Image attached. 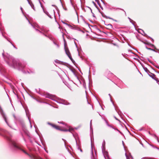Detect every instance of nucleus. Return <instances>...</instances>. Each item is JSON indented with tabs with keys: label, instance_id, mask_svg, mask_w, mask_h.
Returning <instances> with one entry per match:
<instances>
[{
	"label": "nucleus",
	"instance_id": "1",
	"mask_svg": "<svg viewBox=\"0 0 159 159\" xmlns=\"http://www.w3.org/2000/svg\"><path fill=\"white\" fill-rule=\"evenodd\" d=\"M12 144L15 147L18 149H20L25 154L28 155L30 158L31 159H43L41 157L39 156H36L33 154L30 155L28 153H27L25 150H23V149L21 148L20 145L18 143L15 141L12 142Z\"/></svg>",
	"mask_w": 159,
	"mask_h": 159
},
{
	"label": "nucleus",
	"instance_id": "2",
	"mask_svg": "<svg viewBox=\"0 0 159 159\" xmlns=\"http://www.w3.org/2000/svg\"><path fill=\"white\" fill-rule=\"evenodd\" d=\"M43 95L45 98L51 99L52 100H54L55 98V96L50 94L47 93H43Z\"/></svg>",
	"mask_w": 159,
	"mask_h": 159
},
{
	"label": "nucleus",
	"instance_id": "3",
	"mask_svg": "<svg viewBox=\"0 0 159 159\" xmlns=\"http://www.w3.org/2000/svg\"><path fill=\"white\" fill-rule=\"evenodd\" d=\"M12 62L14 66L16 65V66H18V67L20 68H24V66H22V64L20 62H16L14 60H13Z\"/></svg>",
	"mask_w": 159,
	"mask_h": 159
},
{
	"label": "nucleus",
	"instance_id": "4",
	"mask_svg": "<svg viewBox=\"0 0 159 159\" xmlns=\"http://www.w3.org/2000/svg\"><path fill=\"white\" fill-rule=\"evenodd\" d=\"M151 77L152 79H154L156 81L158 82H159L158 79L156 78V75L153 74L151 73L150 74H148Z\"/></svg>",
	"mask_w": 159,
	"mask_h": 159
},
{
	"label": "nucleus",
	"instance_id": "5",
	"mask_svg": "<svg viewBox=\"0 0 159 159\" xmlns=\"http://www.w3.org/2000/svg\"><path fill=\"white\" fill-rule=\"evenodd\" d=\"M1 113L3 119H4L5 121L7 123V124H8V122L7 120L6 117L2 111H1Z\"/></svg>",
	"mask_w": 159,
	"mask_h": 159
},
{
	"label": "nucleus",
	"instance_id": "6",
	"mask_svg": "<svg viewBox=\"0 0 159 159\" xmlns=\"http://www.w3.org/2000/svg\"><path fill=\"white\" fill-rule=\"evenodd\" d=\"M63 131H69V132H70L71 133H72L73 131H74V129H73V128L72 127H69V129L64 130H63Z\"/></svg>",
	"mask_w": 159,
	"mask_h": 159
},
{
	"label": "nucleus",
	"instance_id": "7",
	"mask_svg": "<svg viewBox=\"0 0 159 159\" xmlns=\"http://www.w3.org/2000/svg\"><path fill=\"white\" fill-rule=\"evenodd\" d=\"M144 70L147 73L150 74L151 73V72H150L149 70L146 67H144Z\"/></svg>",
	"mask_w": 159,
	"mask_h": 159
},
{
	"label": "nucleus",
	"instance_id": "8",
	"mask_svg": "<svg viewBox=\"0 0 159 159\" xmlns=\"http://www.w3.org/2000/svg\"><path fill=\"white\" fill-rule=\"evenodd\" d=\"M48 124H49V125H51L52 127H53L54 128H55V127H56V126H57V125H56L55 124H51L50 123H48Z\"/></svg>",
	"mask_w": 159,
	"mask_h": 159
},
{
	"label": "nucleus",
	"instance_id": "9",
	"mask_svg": "<svg viewBox=\"0 0 159 159\" xmlns=\"http://www.w3.org/2000/svg\"><path fill=\"white\" fill-rule=\"evenodd\" d=\"M68 57H69V58L70 59V60L73 62V61H74V60H73V58H72V57H71V54H69V55H68Z\"/></svg>",
	"mask_w": 159,
	"mask_h": 159
},
{
	"label": "nucleus",
	"instance_id": "10",
	"mask_svg": "<svg viewBox=\"0 0 159 159\" xmlns=\"http://www.w3.org/2000/svg\"><path fill=\"white\" fill-rule=\"evenodd\" d=\"M68 57H69V58L70 59V60L73 62V61H74V60H73V58H72V57H71V54H69V55H68Z\"/></svg>",
	"mask_w": 159,
	"mask_h": 159
},
{
	"label": "nucleus",
	"instance_id": "11",
	"mask_svg": "<svg viewBox=\"0 0 159 159\" xmlns=\"http://www.w3.org/2000/svg\"><path fill=\"white\" fill-rule=\"evenodd\" d=\"M114 129L113 128L111 127H110L109 128V131L110 132H113L114 131Z\"/></svg>",
	"mask_w": 159,
	"mask_h": 159
},
{
	"label": "nucleus",
	"instance_id": "12",
	"mask_svg": "<svg viewBox=\"0 0 159 159\" xmlns=\"http://www.w3.org/2000/svg\"><path fill=\"white\" fill-rule=\"evenodd\" d=\"M55 129H57V130H62V131H63L64 130H61L60 129V127L59 126H57V125L56 126V127H55Z\"/></svg>",
	"mask_w": 159,
	"mask_h": 159
},
{
	"label": "nucleus",
	"instance_id": "13",
	"mask_svg": "<svg viewBox=\"0 0 159 159\" xmlns=\"http://www.w3.org/2000/svg\"><path fill=\"white\" fill-rule=\"evenodd\" d=\"M66 55L68 56L69 55V54H71L69 50H68L67 51L65 52Z\"/></svg>",
	"mask_w": 159,
	"mask_h": 159
},
{
	"label": "nucleus",
	"instance_id": "14",
	"mask_svg": "<svg viewBox=\"0 0 159 159\" xmlns=\"http://www.w3.org/2000/svg\"><path fill=\"white\" fill-rule=\"evenodd\" d=\"M64 48L66 47H67V43L66 42V41L65 39H64Z\"/></svg>",
	"mask_w": 159,
	"mask_h": 159
},
{
	"label": "nucleus",
	"instance_id": "15",
	"mask_svg": "<svg viewBox=\"0 0 159 159\" xmlns=\"http://www.w3.org/2000/svg\"><path fill=\"white\" fill-rule=\"evenodd\" d=\"M146 48L147 49H148V50H152V51H155V52H157V51H156L154 49H152L151 48H148L147 47H146Z\"/></svg>",
	"mask_w": 159,
	"mask_h": 159
},
{
	"label": "nucleus",
	"instance_id": "16",
	"mask_svg": "<svg viewBox=\"0 0 159 159\" xmlns=\"http://www.w3.org/2000/svg\"><path fill=\"white\" fill-rule=\"evenodd\" d=\"M65 48V52L67 51L68 50H69V48L68 47L65 48Z\"/></svg>",
	"mask_w": 159,
	"mask_h": 159
},
{
	"label": "nucleus",
	"instance_id": "17",
	"mask_svg": "<svg viewBox=\"0 0 159 159\" xmlns=\"http://www.w3.org/2000/svg\"><path fill=\"white\" fill-rule=\"evenodd\" d=\"M86 102L89 105H90V106H91V105H90L88 102V101H87V99H86Z\"/></svg>",
	"mask_w": 159,
	"mask_h": 159
},
{
	"label": "nucleus",
	"instance_id": "18",
	"mask_svg": "<svg viewBox=\"0 0 159 159\" xmlns=\"http://www.w3.org/2000/svg\"><path fill=\"white\" fill-rule=\"evenodd\" d=\"M151 45H152V46H153V47H154V48H155V49H156V47H155V46H154L153 44H151Z\"/></svg>",
	"mask_w": 159,
	"mask_h": 159
},
{
	"label": "nucleus",
	"instance_id": "19",
	"mask_svg": "<svg viewBox=\"0 0 159 159\" xmlns=\"http://www.w3.org/2000/svg\"><path fill=\"white\" fill-rule=\"evenodd\" d=\"M146 44H150L149 43H147Z\"/></svg>",
	"mask_w": 159,
	"mask_h": 159
}]
</instances>
